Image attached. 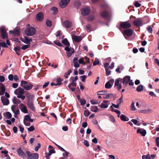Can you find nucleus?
<instances>
[{"mask_svg":"<svg viewBox=\"0 0 159 159\" xmlns=\"http://www.w3.org/2000/svg\"><path fill=\"white\" fill-rule=\"evenodd\" d=\"M20 86L26 90L31 89L34 85L29 82L26 81H21Z\"/></svg>","mask_w":159,"mask_h":159,"instance_id":"obj_1","label":"nucleus"},{"mask_svg":"<svg viewBox=\"0 0 159 159\" xmlns=\"http://www.w3.org/2000/svg\"><path fill=\"white\" fill-rule=\"evenodd\" d=\"M25 153L28 156L27 159H38L39 158V155L37 153H31L28 151H26Z\"/></svg>","mask_w":159,"mask_h":159,"instance_id":"obj_2","label":"nucleus"},{"mask_svg":"<svg viewBox=\"0 0 159 159\" xmlns=\"http://www.w3.org/2000/svg\"><path fill=\"white\" fill-rule=\"evenodd\" d=\"M8 34L5 29L4 28H0V38L3 39H7Z\"/></svg>","mask_w":159,"mask_h":159,"instance_id":"obj_3","label":"nucleus"},{"mask_svg":"<svg viewBox=\"0 0 159 159\" xmlns=\"http://www.w3.org/2000/svg\"><path fill=\"white\" fill-rule=\"evenodd\" d=\"M26 34L28 36H32L35 33V30L32 27L27 28L25 30Z\"/></svg>","mask_w":159,"mask_h":159,"instance_id":"obj_4","label":"nucleus"},{"mask_svg":"<svg viewBox=\"0 0 159 159\" xmlns=\"http://www.w3.org/2000/svg\"><path fill=\"white\" fill-rule=\"evenodd\" d=\"M131 25L128 21L121 22L120 23V27L123 29H128L130 28Z\"/></svg>","mask_w":159,"mask_h":159,"instance_id":"obj_5","label":"nucleus"},{"mask_svg":"<svg viewBox=\"0 0 159 159\" xmlns=\"http://www.w3.org/2000/svg\"><path fill=\"white\" fill-rule=\"evenodd\" d=\"M63 26L66 28H69L71 27L72 26V23L69 20H66L62 23Z\"/></svg>","mask_w":159,"mask_h":159,"instance_id":"obj_6","label":"nucleus"},{"mask_svg":"<svg viewBox=\"0 0 159 159\" xmlns=\"http://www.w3.org/2000/svg\"><path fill=\"white\" fill-rule=\"evenodd\" d=\"M130 79V77L129 76H125L123 79L122 83L123 85V87L125 88Z\"/></svg>","mask_w":159,"mask_h":159,"instance_id":"obj_7","label":"nucleus"},{"mask_svg":"<svg viewBox=\"0 0 159 159\" xmlns=\"http://www.w3.org/2000/svg\"><path fill=\"white\" fill-rule=\"evenodd\" d=\"M19 107L23 113H28V111L26 107L24 104L22 103H20Z\"/></svg>","mask_w":159,"mask_h":159,"instance_id":"obj_8","label":"nucleus"},{"mask_svg":"<svg viewBox=\"0 0 159 159\" xmlns=\"http://www.w3.org/2000/svg\"><path fill=\"white\" fill-rule=\"evenodd\" d=\"M24 92V90L23 89L19 87L18 89H16L14 91V93L18 95H23Z\"/></svg>","mask_w":159,"mask_h":159,"instance_id":"obj_9","label":"nucleus"},{"mask_svg":"<svg viewBox=\"0 0 159 159\" xmlns=\"http://www.w3.org/2000/svg\"><path fill=\"white\" fill-rule=\"evenodd\" d=\"M27 105L29 108L32 111H34L35 110L34 101H29L27 102Z\"/></svg>","mask_w":159,"mask_h":159,"instance_id":"obj_10","label":"nucleus"},{"mask_svg":"<svg viewBox=\"0 0 159 159\" xmlns=\"http://www.w3.org/2000/svg\"><path fill=\"white\" fill-rule=\"evenodd\" d=\"M133 31L131 29H129L125 30L122 34L124 36L126 35L128 36H130L133 34Z\"/></svg>","mask_w":159,"mask_h":159,"instance_id":"obj_11","label":"nucleus"},{"mask_svg":"<svg viewBox=\"0 0 159 159\" xmlns=\"http://www.w3.org/2000/svg\"><path fill=\"white\" fill-rule=\"evenodd\" d=\"M143 21L140 18L136 19L134 21V24L136 26H142Z\"/></svg>","mask_w":159,"mask_h":159,"instance_id":"obj_12","label":"nucleus"},{"mask_svg":"<svg viewBox=\"0 0 159 159\" xmlns=\"http://www.w3.org/2000/svg\"><path fill=\"white\" fill-rule=\"evenodd\" d=\"M114 82L113 79H111L107 81L105 84V88L109 89L111 88Z\"/></svg>","mask_w":159,"mask_h":159,"instance_id":"obj_13","label":"nucleus"},{"mask_svg":"<svg viewBox=\"0 0 159 159\" xmlns=\"http://www.w3.org/2000/svg\"><path fill=\"white\" fill-rule=\"evenodd\" d=\"M70 0H61L59 3L60 7L62 8L66 7L69 3Z\"/></svg>","mask_w":159,"mask_h":159,"instance_id":"obj_14","label":"nucleus"},{"mask_svg":"<svg viewBox=\"0 0 159 159\" xmlns=\"http://www.w3.org/2000/svg\"><path fill=\"white\" fill-rule=\"evenodd\" d=\"M17 153L20 157L23 158L26 157V154L23 152V151L20 148L17 149Z\"/></svg>","mask_w":159,"mask_h":159,"instance_id":"obj_15","label":"nucleus"},{"mask_svg":"<svg viewBox=\"0 0 159 159\" xmlns=\"http://www.w3.org/2000/svg\"><path fill=\"white\" fill-rule=\"evenodd\" d=\"M1 100L3 105H7L9 103V101L8 99L4 96L1 97Z\"/></svg>","mask_w":159,"mask_h":159,"instance_id":"obj_16","label":"nucleus"},{"mask_svg":"<svg viewBox=\"0 0 159 159\" xmlns=\"http://www.w3.org/2000/svg\"><path fill=\"white\" fill-rule=\"evenodd\" d=\"M76 86V83L75 82H71L68 86V87L72 92H74L75 90Z\"/></svg>","mask_w":159,"mask_h":159,"instance_id":"obj_17","label":"nucleus"},{"mask_svg":"<svg viewBox=\"0 0 159 159\" xmlns=\"http://www.w3.org/2000/svg\"><path fill=\"white\" fill-rule=\"evenodd\" d=\"M27 98V102H29V101H34V95L32 94H30L28 93L26 94Z\"/></svg>","mask_w":159,"mask_h":159,"instance_id":"obj_18","label":"nucleus"},{"mask_svg":"<svg viewBox=\"0 0 159 159\" xmlns=\"http://www.w3.org/2000/svg\"><path fill=\"white\" fill-rule=\"evenodd\" d=\"M37 20L38 21H41L43 20L44 16L43 13L42 12H39L36 16Z\"/></svg>","mask_w":159,"mask_h":159,"instance_id":"obj_19","label":"nucleus"},{"mask_svg":"<svg viewBox=\"0 0 159 159\" xmlns=\"http://www.w3.org/2000/svg\"><path fill=\"white\" fill-rule=\"evenodd\" d=\"M90 10L88 8H84L82 9V14L83 16H86L89 14L90 12Z\"/></svg>","mask_w":159,"mask_h":159,"instance_id":"obj_20","label":"nucleus"},{"mask_svg":"<svg viewBox=\"0 0 159 159\" xmlns=\"http://www.w3.org/2000/svg\"><path fill=\"white\" fill-rule=\"evenodd\" d=\"M101 17L105 19H107L109 17L108 12L107 11H102L100 13Z\"/></svg>","mask_w":159,"mask_h":159,"instance_id":"obj_21","label":"nucleus"},{"mask_svg":"<svg viewBox=\"0 0 159 159\" xmlns=\"http://www.w3.org/2000/svg\"><path fill=\"white\" fill-rule=\"evenodd\" d=\"M10 34H12L14 35H17L19 36L20 34V32L19 30L16 29H14L13 30H11L9 31Z\"/></svg>","mask_w":159,"mask_h":159,"instance_id":"obj_22","label":"nucleus"},{"mask_svg":"<svg viewBox=\"0 0 159 159\" xmlns=\"http://www.w3.org/2000/svg\"><path fill=\"white\" fill-rule=\"evenodd\" d=\"M55 151L54 149L50 150L48 153H46L45 154V157L46 159H49V156L51 155L52 153H55Z\"/></svg>","mask_w":159,"mask_h":159,"instance_id":"obj_23","label":"nucleus"},{"mask_svg":"<svg viewBox=\"0 0 159 159\" xmlns=\"http://www.w3.org/2000/svg\"><path fill=\"white\" fill-rule=\"evenodd\" d=\"M73 39L76 42H80L82 40L80 36L73 35L72 37Z\"/></svg>","mask_w":159,"mask_h":159,"instance_id":"obj_24","label":"nucleus"},{"mask_svg":"<svg viewBox=\"0 0 159 159\" xmlns=\"http://www.w3.org/2000/svg\"><path fill=\"white\" fill-rule=\"evenodd\" d=\"M74 6L75 8L78 9L81 5L80 1L79 0H76L74 2Z\"/></svg>","mask_w":159,"mask_h":159,"instance_id":"obj_25","label":"nucleus"},{"mask_svg":"<svg viewBox=\"0 0 159 159\" xmlns=\"http://www.w3.org/2000/svg\"><path fill=\"white\" fill-rule=\"evenodd\" d=\"M142 129H137V132L138 134H140L143 136H144L146 134V131L145 130L143 129L142 130Z\"/></svg>","mask_w":159,"mask_h":159,"instance_id":"obj_26","label":"nucleus"},{"mask_svg":"<svg viewBox=\"0 0 159 159\" xmlns=\"http://www.w3.org/2000/svg\"><path fill=\"white\" fill-rule=\"evenodd\" d=\"M78 58L77 57H74L73 59V62L74 63V66L75 68H78L80 66V65L78 63Z\"/></svg>","mask_w":159,"mask_h":159,"instance_id":"obj_27","label":"nucleus"},{"mask_svg":"<svg viewBox=\"0 0 159 159\" xmlns=\"http://www.w3.org/2000/svg\"><path fill=\"white\" fill-rule=\"evenodd\" d=\"M152 112V110L151 109H146L139 111L140 113H150Z\"/></svg>","mask_w":159,"mask_h":159,"instance_id":"obj_28","label":"nucleus"},{"mask_svg":"<svg viewBox=\"0 0 159 159\" xmlns=\"http://www.w3.org/2000/svg\"><path fill=\"white\" fill-rule=\"evenodd\" d=\"M13 103L14 104H18L20 103V101L17 99L16 97H14L12 100Z\"/></svg>","mask_w":159,"mask_h":159,"instance_id":"obj_29","label":"nucleus"},{"mask_svg":"<svg viewBox=\"0 0 159 159\" xmlns=\"http://www.w3.org/2000/svg\"><path fill=\"white\" fill-rule=\"evenodd\" d=\"M20 46L16 47L14 48V50L18 56H20V53L19 52L20 51Z\"/></svg>","mask_w":159,"mask_h":159,"instance_id":"obj_30","label":"nucleus"},{"mask_svg":"<svg viewBox=\"0 0 159 159\" xmlns=\"http://www.w3.org/2000/svg\"><path fill=\"white\" fill-rule=\"evenodd\" d=\"M61 42L67 46L69 47L70 46V43L66 38H65L62 40Z\"/></svg>","mask_w":159,"mask_h":159,"instance_id":"obj_31","label":"nucleus"},{"mask_svg":"<svg viewBox=\"0 0 159 159\" xmlns=\"http://www.w3.org/2000/svg\"><path fill=\"white\" fill-rule=\"evenodd\" d=\"M121 120L123 121H128L129 120L128 118L125 115L123 114H121L120 116V117Z\"/></svg>","mask_w":159,"mask_h":159,"instance_id":"obj_32","label":"nucleus"},{"mask_svg":"<svg viewBox=\"0 0 159 159\" xmlns=\"http://www.w3.org/2000/svg\"><path fill=\"white\" fill-rule=\"evenodd\" d=\"M99 109L97 106H92L91 107V111L93 112H97Z\"/></svg>","mask_w":159,"mask_h":159,"instance_id":"obj_33","label":"nucleus"},{"mask_svg":"<svg viewBox=\"0 0 159 159\" xmlns=\"http://www.w3.org/2000/svg\"><path fill=\"white\" fill-rule=\"evenodd\" d=\"M51 11L52 14L55 15L58 12L57 8L56 7H52L51 9Z\"/></svg>","mask_w":159,"mask_h":159,"instance_id":"obj_34","label":"nucleus"},{"mask_svg":"<svg viewBox=\"0 0 159 159\" xmlns=\"http://www.w3.org/2000/svg\"><path fill=\"white\" fill-rule=\"evenodd\" d=\"M1 84L2 86L1 87V95H2L4 94V93H5V91L6 90V88L5 86L3 84L1 83Z\"/></svg>","mask_w":159,"mask_h":159,"instance_id":"obj_35","label":"nucleus"},{"mask_svg":"<svg viewBox=\"0 0 159 159\" xmlns=\"http://www.w3.org/2000/svg\"><path fill=\"white\" fill-rule=\"evenodd\" d=\"M62 80H63L60 77L57 78V82L56 84L58 86L61 85L62 84L61 81Z\"/></svg>","mask_w":159,"mask_h":159,"instance_id":"obj_36","label":"nucleus"},{"mask_svg":"<svg viewBox=\"0 0 159 159\" xmlns=\"http://www.w3.org/2000/svg\"><path fill=\"white\" fill-rule=\"evenodd\" d=\"M143 86L142 85H140L138 86L136 90L138 92H140L143 89Z\"/></svg>","mask_w":159,"mask_h":159,"instance_id":"obj_37","label":"nucleus"},{"mask_svg":"<svg viewBox=\"0 0 159 159\" xmlns=\"http://www.w3.org/2000/svg\"><path fill=\"white\" fill-rule=\"evenodd\" d=\"M113 94L111 93L107 94L103 97L104 99H109L110 98L112 97Z\"/></svg>","mask_w":159,"mask_h":159,"instance_id":"obj_38","label":"nucleus"},{"mask_svg":"<svg viewBox=\"0 0 159 159\" xmlns=\"http://www.w3.org/2000/svg\"><path fill=\"white\" fill-rule=\"evenodd\" d=\"M94 18V17L93 15H89L87 18V20L88 21H91L93 20Z\"/></svg>","mask_w":159,"mask_h":159,"instance_id":"obj_39","label":"nucleus"},{"mask_svg":"<svg viewBox=\"0 0 159 159\" xmlns=\"http://www.w3.org/2000/svg\"><path fill=\"white\" fill-rule=\"evenodd\" d=\"M72 72L71 70L70 69L68 70L67 72L65 74L64 76L67 79L68 78V75H69Z\"/></svg>","mask_w":159,"mask_h":159,"instance_id":"obj_40","label":"nucleus"},{"mask_svg":"<svg viewBox=\"0 0 159 159\" xmlns=\"http://www.w3.org/2000/svg\"><path fill=\"white\" fill-rule=\"evenodd\" d=\"M90 102L91 104L94 105L98 104L100 102H98V100H91Z\"/></svg>","mask_w":159,"mask_h":159,"instance_id":"obj_41","label":"nucleus"},{"mask_svg":"<svg viewBox=\"0 0 159 159\" xmlns=\"http://www.w3.org/2000/svg\"><path fill=\"white\" fill-rule=\"evenodd\" d=\"M108 105L102 103L100 105H99L98 106L101 108H106L108 107Z\"/></svg>","mask_w":159,"mask_h":159,"instance_id":"obj_42","label":"nucleus"},{"mask_svg":"<svg viewBox=\"0 0 159 159\" xmlns=\"http://www.w3.org/2000/svg\"><path fill=\"white\" fill-rule=\"evenodd\" d=\"M52 21L49 20H47L46 21V24L48 27H51L52 25Z\"/></svg>","mask_w":159,"mask_h":159,"instance_id":"obj_43","label":"nucleus"},{"mask_svg":"<svg viewBox=\"0 0 159 159\" xmlns=\"http://www.w3.org/2000/svg\"><path fill=\"white\" fill-rule=\"evenodd\" d=\"M99 60L96 58L94 62L93 63V66H95L96 65H99Z\"/></svg>","mask_w":159,"mask_h":159,"instance_id":"obj_44","label":"nucleus"},{"mask_svg":"<svg viewBox=\"0 0 159 159\" xmlns=\"http://www.w3.org/2000/svg\"><path fill=\"white\" fill-rule=\"evenodd\" d=\"M142 159H151V157L149 154L146 155H143L142 156Z\"/></svg>","mask_w":159,"mask_h":159,"instance_id":"obj_45","label":"nucleus"},{"mask_svg":"<svg viewBox=\"0 0 159 159\" xmlns=\"http://www.w3.org/2000/svg\"><path fill=\"white\" fill-rule=\"evenodd\" d=\"M90 114V112L88 110H86L84 111V115L86 117H88Z\"/></svg>","mask_w":159,"mask_h":159,"instance_id":"obj_46","label":"nucleus"},{"mask_svg":"<svg viewBox=\"0 0 159 159\" xmlns=\"http://www.w3.org/2000/svg\"><path fill=\"white\" fill-rule=\"evenodd\" d=\"M6 116L9 119H10L12 117V115L9 112H6Z\"/></svg>","mask_w":159,"mask_h":159,"instance_id":"obj_47","label":"nucleus"},{"mask_svg":"<svg viewBox=\"0 0 159 159\" xmlns=\"http://www.w3.org/2000/svg\"><path fill=\"white\" fill-rule=\"evenodd\" d=\"M134 102H132L131 105V109L132 111H134L136 109L134 106Z\"/></svg>","mask_w":159,"mask_h":159,"instance_id":"obj_48","label":"nucleus"},{"mask_svg":"<svg viewBox=\"0 0 159 159\" xmlns=\"http://www.w3.org/2000/svg\"><path fill=\"white\" fill-rule=\"evenodd\" d=\"M54 43L56 45L60 47L62 46V44L60 43V42L58 40H56L54 41Z\"/></svg>","mask_w":159,"mask_h":159,"instance_id":"obj_49","label":"nucleus"},{"mask_svg":"<svg viewBox=\"0 0 159 159\" xmlns=\"http://www.w3.org/2000/svg\"><path fill=\"white\" fill-rule=\"evenodd\" d=\"M109 118H110V120L113 123L115 122V120L114 117L112 115H110L109 116Z\"/></svg>","mask_w":159,"mask_h":159,"instance_id":"obj_50","label":"nucleus"},{"mask_svg":"<svg viewBox=\"0 0 159 159\" xmlns=\"http://www.w3.org/2000/svg\"><path fill=\"white\" fill-rule=\"evenodd\" d=\"M107 91H99L98 92V95H103L104 94H106L107 93Z\"/></svg>","mask_w":159,"mask_h":159,"instance_id":"obj_51","label":"nucleus"},{"mask_svg":"<svg viewBox=\"0 0 159 159\" xmlns=\"http://www.w3.org/2000/svg\"><path fill=\"white\" fill-rule=\"evenodd\" d=\"M0 46L4 48H8V47L5 42L0 43Z\"/></svg>","mask_w":159,"mask_h":159,"instance_id":"obj_52","label":"nucleus"},{"mask_svg":"<svg viewBox=\"0 0 159 159\" xmlns=\"http://www.w3.org/2000/svg\"><path fill=\"white\" fill-rule=\"evenodd\" d=\"M28 130L30 132H31L34 131V127L33 125H31L30 127L27 128Z\"/></svg>","mask_w":159,"mask_h":159,"instance_id":"obj_53","label":"nucleus"},{"mask_svg":"<svg viewBox=\"0 0 159 159\" xmlns=\"http://www.w3.org/2000/svg\"><path fill=\"white\" fill-rule=\"evenodd\" d=\"M109 68L105 69L106 71V74L107 76H109L110 74V73L111 72V71L109 70Z\"/></svg>","mask_w":159,"mask_h":159,"instance_id":"obj_54","label":"nucleus"},{"mask_svg":"<svg viewBox=\"0 0 159 159\" xmlns=\"http://www.w3.org/2000/svg\"><path fill=\"white\" fill-rule=\"evenodd\" d=\"M134 5L136 7H138L141 6V4L139 3L138 1H136L135 2Z\"/></svg>","mask_w":159,"mask_h":159,"instance_id":"obj_55","label":"nucleus"},{"mask_svg":"<svg viewBox=\"0 0 159 159\" xmlns=\"http://www.w3.org/2000/svg\"><path fill=\"white\" fill-rule=\"evenodd\" d=\"M30 118L31 117L29 115H26L25 116L24 120H26L27 121H29Z\"/></svg>","mask_w":159,"mask_h":159,"instance_id":"obj_56","label":"nucleus"},{"mask_svg":"<svg viewBox=\"0 0 159 159\" xmlns=\"http://www.w3.org/2000/svg\"><path fill=\"white\" fill-rule=\"evenodd\" d=\"M30 47V45H24L22 47L21 49L23 50H25L26 49L29 48Z\"/></svg>","mask_w":159,"mask_h":159,"instance_id":"obj_57","label":"nucleus"},{"mask_svg":"<svg viewBox=\"0 0 159 159\" xmlns=\"http://www.w3.org/2000/svg\"><path fill=\"white\" fill-rule=\"evenodd\" d=\"M86 78L87 76L85 75H83L80 76V78L81 79V81L83 82H84L85 81V79Z\"/></svg>","mask_w":159,"mask_h":159,"instance_id":"obj_58","label":"nucleus"},{"mask_svg":"<svg viewBox=\"0 0 159 159\" xmlns=\"http://www.w3.org/2000/svg\"><path fill=\"white\" fill-rule=\"evenodd\" d=\"M17 97L19 98H21L23 100H24L25 98V96L23 95H20L17 96Z\"/></svg>","mask_w":159,"mask_h":159,"instance_id":"obj_59","label":"nucleus"},{"mask_svg":"<svg viewBox=\"0 0 159 159\" xmlns=\"http://www.w3.org/2000/svg\"><path fill=\"white\" fill-rule=\"evenodd\" d=\"M84 57H81L79 60L78 62L79 64H81L84 63Z\"/></svg>","mask_w":159,"mask_h":159,"instance_id":"obj_60","label":"nucleus"},{"mask_svg":"<svg viewBox=\"0 0 159 159\" xmlns=\"http://www.w3.org/2000/svg\"><path fill=\"white\" fill-rule=\"evenodd\" d=\"M81 105H84L86 102V100L84 99H81L80 101Z\"/></svg>","mask_w":159,"mask_h":159,"instance_id":"obj_61","label":"nucleus"},{"mask_svg":"<svg viewBox=\"0 0 159 159\" xmlns=\"http://www.w3.org/2000/svg\"><path fill=\"white\" fill-rule=\"evenodd\" d=\"M148 31L149 33H152V29L151 27V26H148L147 28Z\"/></svg>","mask_w":159,"mask_h":159,"instance_id":"obj_62","label":"nucleus"},{"mask_svg":"<svg viewBox=\"0 0 159 159\" xmlns=\"http://www.w3.org/2000/svg\"><path fill=\"white\" fill-rule=\"evenodd\" d=\"M22 41L26 44H29V41L28 40V38L27 37H25V40H24V41L22 40Z\"/></svg>","mask_w":159,"mask_h":159,"instance_id":"obj_63","label":"nucleus"},{"mask_svg":"<svg viewBox=\"0 0 159 159\" xmlns=\"http://www.w3.org/2000/svg\"><path fill=\"white\" fill-rule=\"evenodd\" d=\"M156 142L157 146L159 147V137L156 138Z\"/></svg>","mask_w":159,"mask_h":159,"instance_id":"obj_64","label":"nucleus"}]
</instances>
